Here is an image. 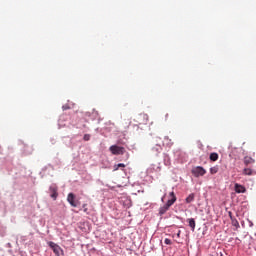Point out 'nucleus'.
Wrapping results in <instances>:
<instances>
[{"mask_svg":"<svg viewBox=\"0 0 256 256\" xmlns=\"http://www.w3.org/2000/svg\"><path fill=\"white\" fill-rule=\"evenodd\" d=\"M169 197L170 199L167 201V203L164 206L160 207V215H165L167 211H169V208L175 204V201H177V196H175V192H170Z\"/></svg>","mask_w":256,"mask_h":256,"instance_id":"f257e3e1","label":"nucleus"},{"mask_svg":"<svg viewBox=\"0 0 256 256\" xmlns=\"http://www.w3.org/2000/svg\"><path fill=\"white\" fill-rule=\"evenodd\" d=\"M49 247L52 249L55 256H65V252L61 249V246L54 242H49Z\"/></svg>","mask_w":256,"mask_h":256,"instance_id":"f03ea898","label":"nucleus"},{"mask_svg":"<svg viewBox=\"0 0 256 256\" xmlns=\"http://www.w3.org/2000/svg\"><path fill=\"white\" fill-rule=\"evenodd\" d=\"M109 151L112 155H125V147L123 146L112 145L110 146Z\"/></svg>","mask_w":256,"mask_h":256,"instance_id":"7ed1b4c3","label":"nucleus"},{"mask_svg":"<svg viewBox=\"0 0 256 256\" xmlns=\"http://www.w3.org/2000/svg\"><path fill=\"white\" fill-rule=\"evenodd\" d=\"M191 173L194 175V177H203V175L207 173V170L201 166H197L192 169Z\"/></svg>","mask_w":256,"mask_h":256,"instance_id":"20e7f679","label":"nucleus"},{"mask_svg":"<svg viewBox=\"0 0 256 256\" xmlns=\"http://www.w3.org/2000/svg\"><path fill=\"white\" fill-rule=\"evenodd\" d=\"M148 120H149V116H147V114H139L136 117V123H138L139 125H145Z\"/></svg>","mask_w":256,"mask_h":256,"instance_id":"39448f33","label":"nucleus"},{"mask_svg":"<svg viewBox=\"0 0 256 256\" xmlns=\"http://www.w3.org/2000/svg\"><path fill=\"white\" fill-rule=\"evenodd\" d=\"M49 191H50V197L54 200L57 201V197H59V194L57 193V186L52 185L49 187Z\"/></svg>","mask_w":256,"mask_h":256,"instance_id":"423d86ee","label":"nucleus"},{"mask_svg":"<svg viewBox=\"0 0 256 256\" xmlns=\"http://www.w3.org/2000/svg\"><path fill=\"white\" fill-rule=\"evenodd\" d=\"M234 191H235V193H247V189L245 188V186H243L239 183H236L234 185Z\"/></svg>","mask_w":256,"mask_h":256,"instance_id":"0eeeda50","label":"nucleus"},{"mask_svg":"<svg viewBox=\"0 0 256 256\" xmlns=\"http://www.w3.org/2000/svg\"><path fill=\"white\" fill-rule=\"evenodd\" d=\"M67 201L70 203L71 207H77V202L75 201V194L69 193L67 196Z\"/></svg>","mask_w":256,"mask_h":256,"instance_id":"6e6552de","label":"nucleus"},{"mask_svg":"<svg viewBox=\"0 0 256 256\" xmlns=\"http://www.w3.org/2000/svg\"><path fill=\"white\" fill-rule=\"evenodd\" d=\"M187 223H188L189 227L191 228V230L195 231V227H196L195 219L194 218H189L187 220Z\"/></svg>","mask_w":256,"mask_h":256,"instance_id":"1a4fd4ad","label":"nucleus"},{"mask_svg":"<svg viewBox=\"0 0 256 256\" xmlns=\"http://www.w3.org/2000/svg\"><path fill=\"white\" fill-rule=\"evenodd\" d=\"M163 145L166 146V147H171V145H173V142H171V139H169V137L165 136L164 141H163Z\"/></svg>","mask_w":256,"mask_h":256,"instance_id":"9d476101","label":"nucleus"},{"mask_svg":"<svg viewBox=\"0 0 256 256\" xmlns=\"http://www.w3.org/2000/svg\"><path fill=\"white\" fill-rule=\"evenodd\" d=\"M244 163H245V165H251V163H255V160H253V158H251V157H245Z\"/></svg>","mask_w":256,"mask_h":256,"instance_id":"9b49d317","label":"nucleus"},{"mask_svg":"<svg viewBox=\"0 0 256 256\" xmlns=\"http://www.w3.org/2000/svg\"><path fill=\"white\" fill-rule=\"evenodd\" d=\"M219 159V154L213 152L210 154V161H217Z\"/></svg>","mask_w":256,"mask_h":256,"instance_id":"f8f14e48","label":"nucleus"},{"mask_svg":"<svg viewBox=\"0 0 256 256\" xmlns=\"http://www.w3.org/2000/svg\"><path fill=\"white\" fill-rule=\"evenodd\" d=\"M243 175H253V170L250 168H244Z\"/></svg>","mask_w":256,"mask_h":256,"instance_id":"ddd939ff","label":"nucleus"},{"mask_svg":"<svg viewBox=\"0 0 256 256\" xmlns=\"http://www.w3.org/2000/svg\"><path fill=\"white\" fill-rule=\"evenodd\" d=\"M195 200V194H190L187 198H186V203H191Z\"/></svg>","mask_w":256,"mask_h":256,"instance_id":"4468645a","label":"nucleus"},{"mask_svg":"<svg viewBox=\"0 0 256 256\" xmlns=\"http://www.w3.org/2000/svg\"><path fill=\"white\" fill-rule=\"evenodd\" d=\"M218 171H219V168L217 166L210 168L211 175H215V173H218Z\"/></svg>","mask_w":256,"mask_h":256,"instance_id":"2eb2a0df","label":"nucleus"},{"mask_svg":"<svg viewBox=\"0 0 256 256\" xmlns=\"http://www.w3.org/2000/svg\"><path fill=\"white\" fill-rule=\"evenodd\" d=\"M232 225L233 227H236V229H239L240 227L239 221H237V219H232Z\"/></svg>","mask_w":256,"mask_h":256,"instance_id":"dca6fc26","label":"nucleus"},{"mask_svg":"<svg viewBox=\"0 0 256 256\" xmlns=\"http://www.w3.org/2000/svg\"><path fill=\"white\" fill-rule=\"evenodd\" d=\"M119 167L125 168V164L119 163V164L115 165V166H114V171H118V170H119Z\"/></svg>","mask_w":256,"mask_h":256,"instance_id":"f3484780","label":"nucleus"},{"mask_svg":"<svg viewBox=\"0 0 256 256\" xmlns=\"http://www.w3.org/2000/svg\"><path fill=\"white\" fill-rule=\"evenodd\" d=\"M83 139H84V141H89L91 139V135L85 134Z\"/></svg>","mask_w":256,"mask_h":256,"instance_id":"a211bd4d","label":"nucleus"},{"mask_svg":"<svg viewBox=\"0 0 256 256\" xmlns=\"http://www.w3.org/2000/svg\"><path fill=\"white\" fill-rule=\"evenodd\" d=\"M164 243L166 245H171L172 244L171 239H169V238H165Z\"/></svg>","mask_w":256,"mask_h":256,"instance_id":"6ab92c4d","label":"nucleus"},{"mask_svg":"<svg viewBox=\"0 0 256 256\" xmlns=\"http://www.w3.org/2000/svg\"><path fill=\"white\" fill-rule=\"evenodd\" d=\"M176 237H178V239H179V237H181V230H178Z\"/></svg>","mask_w":256,"mask_h":256,"instance_id":"aec40b11","label":"nucleus"},{"mask_svg":"<svg viewBox=\"0 0 256 256\" xmlns=\"http://www.w3.org/2000/svg\"><path fill=\"white\" fill-rule=\"evenodd\" d=\"M87 204H83V209H87Z\"/></svg>","mask_w":256,"mask_h":256,"instance_id":"412c9836","label":"nucleus"},{"mask_svg":"<svg viewBox=\"0 0 256 256\" xmlns=\"http://www.w3.org/2000/svg\"><path fill=\"white\" fill-rule=\"evenodd\" d=\"M161 201H162V202L165 201V195L162 197Z\"/></svg>","mask_w":256,"mask_h":256,"instance_id":"4be33fe9","label":"nucleus"},{"mask_svg":"<svg viewBox=\"0 0 256 256\" xmlns=\"http://www.w3.org/2000/svg\"><path fill=\"white\" fill-rule=\"evenodd\" d=\"M88 209L87 208H84V213H87Z\"/></svg>","mask_w":256,"mask_h":256,"instance_id":"5701e85b","label":"nucleus"},{"mask_svg":"<svg viewBox=\"0 0 256 256\" xmlns=\"http://www.w3.org/2000/svg\"><path fill=\"white\" fill-rule=\"evenodd\" d=\"M250 227H253V224H252V222L250 223Z\"/></svg>","mask_w":256,"mask_h":256,"instance_id":"b1692460","label":"nucleus"}]
</instances>
